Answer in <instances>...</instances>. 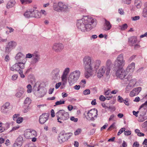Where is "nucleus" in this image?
<instances>
[{
  "label": "nucleus",
  "mask_w": 147,
  "mask_h": 147,
  "mask_svg": "<svg viewBox=\"0 0 147 147\" xmlns=\"http://www.w3.org/2000/svg\"><path fill=\"white\" fill-rule=\"evenodd\" d=\"M97 21L90 16H84L81 19L78 20L77 27L79 30L83 32H89L96 27Z\"/></svg>",
  "instance_id": "1"
},
{
  "label": "nucleus",
  "mask_w": 147,
  "mask_h": 147,
  "mask_svg": "<svg viewBox=\"0 0 147 147\" xmlns=\"http://www.w3.org/2000/svg\"><path fill=\"white\" fill-rule=\"evenodd\" d=\"M101 63L100 60L94 61L89 56L85 57L83 59V63L85 77L88 79L92 76L93 74V69H97Z\"/></svg>",
  "instance_id": "2"
},
{
  "label": "nucleus",
  "mask_w": 147,
  "mask_h": 147,
  "mask_svg": "<svg viewBox=\"0 0 147 147\" xmlns=\"http://www.w3.org/2000/svg\"><path fill=\"white\" fill-rule=\"evenodd\" d=\"M53 7L54 9L58 12H67L69 11V7L67 4L62 2H59L57 4L54 3Z\"/></svg>",
  "instance_id": "3"
},
{
  "label": "nucleus",
  "mask_w": 147,
  "mask_h": 147,
  "mask_svg": "<svg viewBox=\"0 0 147 147\" xmlns=\"http://www.w3.org/2000/svg\"><path fill=\"white\" fill-rule=\"evenodd\" d=\"M125 60L124 59L123 55L121 54L117 57L113 63L114 70L123 68L125 65Z\"/></svg>",
  "instance_id": "4"
},
{
  "label": "nucleus",
  "mask_w": 147,
  "mask_h": 147,
  "mask_svg": "<svg viewBox=\"0 0 147 147\" xmlns=\"http://www.w3.org/2000/svg\"><path fill=\"white\" fill-rule=\"evenodd\" d=\"M80 75V72L79 70H76L71 72L69 74L68 80L70 85L76 82L79 78Z\"/></svg>",
  "instance_id": "5"
},
{
  "label": "nucleus",
  "mask_w": 147,
  "mask_h": 147,
  "mask_svg": "<svg viewBox=\"0 0 147 147\" xmlns=\"http://www.w3.org/2000/svg\"><path fill=\"white\" fill-rule=\"evenodd\" d=\"M57 117L58 121L60 123H62V121H64L69 118V114L68 113L65 112L64 110H60L55 114Z\"/></svg>",
  "instance_id": "6"
},
{
  "label": "nucleus",
  "mask_w": 147,
  "mask_h": 147,
  "mask_svg": "<svg viewBox=\"0 0 147 147\" xmlns=\"http://www.w3.org/2000/svg\"><path fill=\"white\" fill-rule=\"evenodd\" d=\"M116 71L115 74L116 76L119 78L121 79H123L125 82H126V80H128L125 77L127 74V71H125L123 68L115 69Z\"/></svg>",
  "instance_id": "7"
},
{
  "label": "nucleus",
  "mask_w": 147,
  "mask_h": 147,
  "mask_svg": "<svg viewBox=\"0 0 147 147\" xmlns=\"http://www.w3.org/2000/svg\"><path fill=\"white\" fill-rule=\"evenodd\" d=\"M110 69L109 67L107 68L105 66L101 67L99 69L97 73V76L98 78L102 77L105 72L107 76L109 75L110 72Z\"/></svg>",
  "instance_id": "8"
},
{
  "label": "nucleus",
  "mask_w": 147,
  "mask_h": 147,
  "mask_svg": "<svg viewBox=\"0 0 147 147\" xmlns=\"http://www.w3.org/2000/svg\"><path fill=\"white\" fill-rule=\"evenodd\" d=\"M24 65L25 64H24V62H18L12 66L10 68V69L11 70L13 71H18V72L19 71L24 69Z\"/></svg>",
  "instance_id": "9"
},
{
  "label": "nucleus",
  "mask_w": 147,
  "mask_h": 147,
  "mask_svg": "<svg viewBox=\"0 0 147 147\" xmlns=\"http://www.w3.org/2000/svg\"><path fill=\"white\" fill-rule=\"evenodd\" d=\"M97 110L95 109L90 110L87 113V118L91 120H94V118H96L97 117Z\"/></svg>",
  "instance_id": "10"
},
{
  "label": "nucleus",
  "mask_w": 147,
  "mask_h": 147,
  "mask_svg": "<svg viewBox=\"0 0 147 147\" xmlns=\"http://www.w3.org/2000/svg\"><path fill=\"white\" fill-rule=\"evenodd\" d=\"M64 46L62 43L57 42L53 44L52 46V50L56 53L61 52L64 49Z\"/></svg>",
  "instance_id": "11"
},
{
  "label": "nucleus",
  "mask_w": 147,
  "mask_h": 147,
  "mask_svg": "<svg viewBox=\"0 0 147 147\" xmlns=\"http://www.w3.org/2000/svg\"><path fill=\"white\" fill-rule=\"evenodd\" d=\"M33 55L30 63L31 65H35L40 60V56L39 53L37 52H34Z\"/></svg>",
  "instance_id": "12"
},
{
  "label": "nucleus",
  "mask_w": 147,
  "mask_h": 147,
  "mask_svg": "<svg viewBox=\"0 0 147 147\" xmlns=\"http://www.w3.org/2000/svg\"><path fill=\"white\" fill-rule=\"evenodd\" d=\"M69 134L65 133L64 131L61 132L59 134L58 138L59 143H62L67 140L69 138Z\"/></svg>",
  "instance_id": "13"
},
{
  "label": "nucleus",
  "mask_w": 147,
  "mask_h": 147,
  "mask_svg": "<svg viewBox=\"0 0 147 147\" xmlns=\"http://www.w3.org/2000/svg\"><path fill=\"white\" fill-rule=\"evenodd\" d=\"M60 72V69L59 68H56L53 69L51 73L52 78L54 80H57L59 79Z\"/></svg>",
  "instance_id": "14"
},
{
  "label": "nucleus",
  "mask_w": 147,
  "mask_h": 147,
  "mask_svg": "<svg viewBox=\"0 0 147 147\" xmlns=\"http://www.w3.org/2000/svg\"><path fill=\"white\" fill-rule=\"evenodd\" d=\"M15 59L19 62H24V64L26 63L27 60L25 58L24 55L21 52H19L16 54Z\"/></svg>",
  "instance_id": "15"
},
{
  "label": "nucleus",
  "mask_w": 147,
  "mask_h": 147,
  "mask_svg": "<svg viewBox=\"0 0 147 147\" xmlns=\"http://www.w3.org/2000/svg\"><path fill=\"white\" fill-rule=\"evenodd\" d=\"M37 136V133L34 130H29L26 131L24 133V136L27 139H30L33 137Z\"/></svg>",
  "instance_id": "16"
},
{
  "label": "nucleus",
  "mask_w": 147,
  "mask_h": 147,
  "mask_svg": "<svg viewBox=\"0 0 147 147\" xmlns=\"http://www.w3.org/2000/svg\"><path fill=\"white\" fill-rule=\"evenodd\" d=\"M16 45V43L14 41L9 42L5 48L6 52L7 53H9L12 49L15 48Z\"/></svg>",
  "instance_id": "17"
},
{
  "label": "nucleus",
  "mask_w": 147,
  "mask_h": 147,
  "mask_svg": "<svg viewBox=\"0 0 147 147\" xmlns=\"http://www.w3.org/2000/svg\"><path fill=\"white\" fill-rule=\"evenodd\" d=\"M49 115L47 113L42 114L39 117V121L41 124H44L48 119Z\"/></svg>",
  "instance_id": "18"
},
{
  "label": "nucleus",
  "mask_w": 147,
  "mask_h": 147,
  "mask_svg": "<svg viewBox=\"0 0 147 147\" xmlns=\"http://www.w3.org/2000/svg\"><path fill=\"white\" fill-rule=\"evenodd\" d=\"M142 88L141 87L135 88L130 92L129 96L131 97L137 95L141 91Z\"/></svg>",
  "instance_id": "19"
},
{
  "label": "nucleus",
  "mask_w": 147,
  "mask_h": 147,
  "mask_svg": "<svg viewBox=\"0 0 147 147\" xmlns=\"http://www.w3.org/2000/svg\"><path fill=\"white\" fill-rule=\"evenodd\" d=\"M47 92V90L45 88L40 87L39 91L38 92V93H37V94L36 95L38 97H42L46 94Z\"/></svg>",
  "instance_id": "20"
},
{
  "label": "nucleus",
  "mask_w": 147,
  "mask_h": 147,
  "mask_svg": "<svg viewBox=\"0 0 147 147\" xmlns=\"http://www.w3.org/2000/svg\"><path fill=\"white\" fill-rule=\"evenodd\" d=\"M32 17L38 18H40L41 16V13L38 10L34 9H31Z\"/></svg>",
  "instance_id": "21"
},
{
  "label": "nucleus",
  "mask_w": 147,
  "mask_h": 147,
  "mask_svg": "<svg viewBox=\"0 0 147 147\" xmlns=\"http://www.w3.org/2000/svg\"><path fill=\"white\" fill-rule=\"evenodd\" d=\"M146 113L145 111H140V115L138 121L140 122H143L147 119V116H146Z\"/></svg>",
  "instance_id": "22"
},
{
  "label": "nucleus",
  "mask_w": 147,
  "mask_h": 147,
  "mask_svg": "<svg viewBox=\"0 0 147 147\" xmlns=\"http://www.w3.org/2000/svg\"><path fill=\"white\" fill-rule=\"evenodd\" d=\"M137 37L136 36H132L128 38V43L130 46H133L137 42Z\"/></svg>",
  "instance_id": "23"
},
{
  "label": "nucleus",
  "mask_w": 147,
  "mask_h": 147,
  "mask_svg": "<svg viewBox=\"0 0 147 147\" xmlns=\"http://www.w3.org/2000/svg\"><path fill=\"white\" fill-rule=\"evenodd\" d=\"M105 22L104 25L103 30L105 31L110 30L111 28V24L110 22L107 20L106 19H105Z\"/></svg>",
  "instance_id": "24"
},
{
  "label": "nucleus",
  "mask_w": 147,
  "mask_h": 147,
  "mask_svg": "<svg viewBox=\"0 0 147 147\" xmlns=\"http://www.w3.org/2000/svg\"><path fill=\"white\" fill-rule=\"evenodd\" d=\"M135 68V63L132 62L128 65L126 71H127V73L129 71L132 72L134 71Z\"/></svg>",
  "instance_id": "25"
},
{
  "label": "nucleus",
  "mask_w": 147,
  "mask_h": 147,
  "mask_svg": "<svg viewBox=\"0 0 147 147\" xmlns=\"http://www.w3.org/2000/svg\"><path fill=\"white\" fill-rule=\"evenodd\" d=\"M16 3L15 0H10L8 2L6 7L8 9H9L14 6Z\"/></svg>",
  "instance_id": "26"
},
{
  "label": "nucleus",
  "mask_w": 147,
  "mask_h": 147,
  "mask_svg": "<svg viewBox=\"0 0 147 147\" xmlns=\"http://www.w3.org/2000/svg\"><path fill=\"white\" fill-rule=\"evenodd\" d=\"M127 79H128V80H126V83H127V81H129L128 85L130 86L134 87L135 86L136 84V80L135 79H133L130 80V79L129 78H127Z\"/></svg>",
  "instance_id": "27"
},
{
  "label": "nucleus",
  "mask_w": 147,
  "mask_h": 147,
  "mask_svg": "<svg viewBox=\"0 0 147 147\" xmlns=\"http://www.w3.org/2000/svg\"><path fill=\"white\" fill-rule=\"evenodd\" d=\"M24 92V90L23 88H20L18 90L16 94V97L19 98L21 97Z\"/></svg>",
  "instance_id": "28"
},
{
  "label": "nucleus",
  "mask_w": 147,
  "mask_h": 147,
  "mask_svg": "<svg viewBox=\"0 0 147 147\" xmlns=\"http://www.w3.org/2000/svg\"><path fill=\"white\" fill-rule=\"evenodd\" d=\"M61 78L62 82V84L63 85H65L67 83V75L65 74H63Z\"/></svg>",
  "instance_id": "29"
},
{
  "label": "nucleus",
  "mask_w": 147,
  "mask_h": 147,
  "mask_svg": "<svg viewBox=\"0 0 147 147\" xmlns=\"http://www.w3.org/2000/svg\"><path fill=\"white\" fill-rule=\"evenodd\" d=\"M139 109H141L142 111H145L146 112L147 111V101L140 106Z\"/></svg>",
  "instance_id": "30"
},
{
  "label": "nucleus",
  "mask_w": 147,
  "mask_h": 147,
  "mask_svg": "<svg viewBox=\"0 0 147 147\" xmlns=\"http://www.w3.org/2000/svg\"><path fill=\"white\" fill-rule=\"evenodd\" d=\"M134 5L138 9L141 8L142 5V2L140 0H135L134 1Z\"/></svg>",
  "instance_id": "31"
},
{
  "label": "nucleus",
  "mask_w": 147,
  "mask_h": 147,
  "mask_svg": "<svg viewBox=\"0 0 147 147\" xmlns=\"http://www.w3.org/2000/svg\"><path fill=\"white\" fill-rule=\"evenodd\" d=\"M32 12H31V9L25 12L24 14L25 17L26 18H29L32 17Z\"/></svg>",
  "instance_id": "32"
},
{
  "label": "nucleus",
  "mask_w": 147,
  "mask_h": 147,
  "mask_svg": "<svg viewBox=\"0 0 147 147\" xmlns=\"http://www.w3.org/2000/svg\"><path fill=\"white\" fill-rule=\"evenodd\" d=\"M40 88V85H38L37 86L36 84L34 85L33 90L35 91V93L36 94H37V93H38V92L39 91Z\"/></svg>",
  "instance_id": "33"
},
{
  "label": "nucleus",
  "mask_w": 147,
  "mask_h": 147,
  "mask_svg": "<svg viewBox=\"0 0 147 147\" xmlns=\"http://www.w3.org/2000/svg\"><path fill=\"white\" fill-rule=\"evenodd\" d=\"M23 141V138L21 136H20L16 139L15 142L22 145Z\"/></svg>",
  "instance_id": "34"
},
{
  "label": "nucleus",
  "mask_w": 147,
  "mask_h": 147,
  "mask_svg": "<svg viewBox=\"0 0 147 147\" xmlns=\"http://www.w3.org/2000/svg\"><path fill=\"white\" fill-rule=\"evenodd\" d=\"M102 106L105 109H113V107H111L108 104H106L105 103H103L101 104Z\"/></svg>",
  "instance_id": "35"
},
{
  "label": "nucleus",
  "mask_w": 147,
  "mask_h": 147,
  "mask_svg": "<svg viewBox=\"0 0 147 147\" xmlns=\"http://www.w3.org/2000/svg\"><path fill=\"white\" fill-rule=\"evenodd\" d=\"M112 64V62L110 59H108L107 60L106 63V65L105 66L107 68L109 67L110 70H111V65Z\"/></svg>",
  "instance_id": "36"
},
{
  "label": "nucleus",
  "mask_w": 147,
  "mask_h": 147,
  "mask_svg": "<svg viewBox=\"0 0 147 147\" xmlns=\"http://www.w3.org/2000/svg\"><path fill=\"white\" fill-rule=\"evenodd\" d=\"M133 88L132 86L130 85H127L125 88V92L126 93H128L129 92V91L132 88Z\"/></svg>",
  "instance_id": "37"
},
{
  "label": "nucleus",
  "mask_w": 147,
  "mask_h": 147,
  "mask_svg": "<svg viewBox=\"0 0 147 147\" xmlns=\"http://www.w3.org/2000/svg\"><path fill=\"white\" fill-rule=\"evenodd\" d=\"M10 105V104L9 102H6L3 106V108L6 109H8L9 108V106Z\"/></svg>",
  "instance_id": "38"
},
{
  "label": "nucleus",
  "mask_w": 147,
  "mask_h": 147,
  "mask_svg": "<svg viewBox=\"0 0 147 147\" xmlns=\"http://www.w3.org/2000/svg\"><path fill=\"white\" fill-rule=\"evenodd\" d=\"M22 4H28L31 3L32 0H20Z\"/></svg>",
  "instance_id": "39"
},
{
  "label": "nucleus",
  "mask_w": 147,
  "mask_h": 147,
  "mask_svg": "<svg viewBox=\"0 0 147 147\" xmlns=\"http://www.w3.org/2000/svg\"><path fill=\"white\" fill-rule=\"evenodd\" d=\"M31 102V100L30 98L27 97L26 98L24 101V103L25 104H30Z\"/></svg>",
  "instance_id": "40"
},
{
  "label": "nucleus",
  "mask_w": 147,
  "mask_h": 147,
  "mask_svg": "<svg viewBox=\"0 0 147 147\" xmlns=\"http://www.w3.org/2000/svg\"><path fill=\"white\" fill-rule=\"evenodd\" d=\"M27 92L28 93H30L32 91V86L30 84H29L27 86Z\"/></svg>",
  "instance_id": "41"
},
{
  "label": "nucleus",
  "mask_w": 147,
  "mask_h": 147,
  "mask_svg": "<svg viewBox=\"0 0 147 147\" xmlns=\"http://www.w3.org/2000/svg\"><path fill=\"white\" fill-rule=\"evenodd\" d=\"M65 101L64 100H60L56 102H55V105H54V106H55L56 105H60L62 104H64L65 103Z\"/></svg>",
  "instance_id": "42"
},
{
  "label": "nucleus",
  "mask_w": 147,
  "mask_h": 147,
  "mask_svg": "<svg viewBox=\"0 0 147 147\" xmlns=\"http://www.w3.org/2000/svg\"><path fill=\"white\" fill-rule=\"evenodd\" d=\"M23 120V118L22 117H18L16 120L17 123H21Z\"/></svg>",
  "instance_id": "43"
},
{
  "label": "nucleus",
  "mask_w": 147,
  "mask_h": 147,
  "mask_svg": "<svg viewBox=\"0 0 147 147\" xmlns=\"http://www.w3.org/2000/svg\"><path fill=\"white\" fill-rule=\"evenodd\" d=\"M70 71V69L69 68L67 67L65 68L63 71V74L67 75L68 74Z\"/></svg>",
  "instance_id": "44"
},
{
  "label": "nucleus",
  "mask_w": 147,
  "mask_h": 147,
  "mask_svg": "<svg viewBox=\"0 0 147 147\" xmlns=\"http://www.w3.org/2000/svg\"><path fill=\"white\" fill-rule=\"evenodd\" d=\"M82 131V129H77L74 132V135H77L80 134Z\"/></svg>",
  "instance_id": "45"
},
{
  "label": "nucleus",
  "mask_w": 147,
  "mask_h": 147,
  "mask_svg": "<svg viewBox=\"0 0 147 147\" xmlns=\"http://www.w3.org/2000/svg\"><path fill=\"white\" fill-rule=\"evenodd\" d=\"M121 28V30H124L127 28L128 26L126 24H125L122 26H120Z\"/></svg>",
  "instance_id": "46"
},
{
  "label": "nucleus",
  "mask_w": 147,
  "mask_h": 147,
  "mask_svg": "<svg viewBox=\"0 0 147 147\" xmlns=\"http://www.w3.org/2000/svg\"><path fill=\"white\" fill-rule=\"evenodd\" d=\"M33 55V54H31L30 53H28L26 55V56L25 58H31L32 57Z\"/></svg>",
  "instance_id": "47"
},
{
  "label": "nucleus",
  "mask_w": 147,
  "mask_h": 147,
  "mask_svg": "<svg viewBox=\"0 0 147 147\" xmlns=\"http://www.w3.org/2000/svg\"><path fill=\"white\" fill-rule=\"evenodd\" d=\"M83 93L84 95H87L90 94V91L89 89H87L84 91Z\"/></svg>",
  "instance_id": "48"
},
{
  "label": "nucleus",
  "mask_w": 147,
  "mask_h": 147,
  "mask_svg": "<svg viewBox=\"0 0 147 147\" xmlns=\"http://www.w3.org/2000/svg\"><path fill=\"white\" fill-rule=\"evenodd\" d=\"M125 129L124 127L122 128L121 129H120L119 132L117 133V135L119 136L121 134L123 131H124Z\"/></svg>",
  "instance_id": "49"
},
{
  "label": "nucleus",
  "mask_w": 147,
  "mask_h": 147,
  "mask_svg": "<svg viewBox=\"0 0 147 147\" xmlns=\"http://www.w3.org/2000/svg\"><path fill=\"white\" fill-rule=\"evenodd\" d=\"M22 145L16 142L13 145V147H21Z\"/></svg>",
  "instance_id": "50"
},
{
  "label": "nucleus",
  "mask_w": 147,
  "mask_h": 147,
  "mask_svg": "<svg viewBox=\"0 0 147 147\" xmlns=\"http://www.w3.org/2000/svg\"><path fill=\"white\" fill-rule=\"evenodd\" d=\"M18 77V76L17 75H13L11 77V80L13 81H15L17 80Z\"/></svg>",
  "instance_id": "51"
},
{
  "label": "nucleus",
  "mask_w": 147,
  "mask_h": 147,
  "mask_svg": "<svg viewBox=\"0 0 147 147\" xmlns=\"http://www.w3.org/2000/svg\"><path fill=\"white\" fill-rule=\"evenodd\" d=\"M18 72L20 74V76L21 78H24L25 77L24 75L23 74V71L22 70L19 71Z\"/></svg>",
  "instance_id": "52"
},
{
  "label": "nucleus",
  "mask_w": 147,
  "mask_h": 147,
  "mask_svg": "<svg viewBox=\"0 0 147 147\" xmlns=\"http://www.w3.org/2000/svg\"><path fill=\"white\" fill-rule=\"evenodd\" d=\"M142 15L144 17H147V10H144Z\"/></svg>",
  "instance_id": "53"
},
{
  "label": "nucleus",
  "mask_w": 147,
  "mask_h": 147,
  "mask_svg": "<svg viewBox=\"0 0 147 147\" xmlns=\"http://www.w3.org/2000/svg\"><path fill=\"white\" fill-rule=\"evenodd\" d=\"M118 101L120 102H123L124 101V100L123 98L119 96H118Z\"/></svg>",
  "instance_id": "54"
},
{
  "label": "nucleus",
  "mask_w": 147,
  "mask_h": 147,
  "mask_svg": "<svg viewBox=\"0 0 147 147\" xmlns=\"http://www.w3.org/2000/svg\"><path fill=\"white\" fill-rule=\"evenodd\" d=\"M129 100L128 98H126L124 101V103L126 105H129Z\"/></svg>",
  "instance_id": "55"
},
{
  "label": "nucleus",
  "mask_w": 147,
  "mask_h": 147,
  "mask_svg": "<svg viewBox=\"0 0 147 147\" xmlns=\"http://www.w3.org/2000/svg\"><path fill=\"white\" fill-rule=\"evenodd\" d=\"M140 18V16H135L133 17L132 18V20L136 21L139 20Z\"/></svg>",
  "instance_id": "56"
},
{
  "label": "nucleus",
  "mask_w": 147,
  "mask_h": 147,
  "mask_svg": "<svg viewBox=\"0 0 147 147\" xmlns=\"http://www.w3.org/2000/svg\"><path fill=\"white\" fill-rule=\"evenodd\" d=\"M70 120L75 122H77L78 121V119L77 118H75L74 117H71L70 118Z\"/></svg>",
  "instance_id": "57"
},
{
  "label": "nucleus",
  "mask_w": 147,
  "mask_h": 147,
  "mask_svg": "<svg viewBox=\"0 0 147 147\" xmlns=\"http://www.w3.org/2000/svg\"><path fill=\"white\" fill-rule=\"evenodd\" d=\"M124 134L125 136H129L131 134V131H124Z\"/></svg>",
  "instance_id": "58"
},
{
  "label": "nucleus",
  "mask_w": 147,
  "mask_h": 147,
  "mask_svg": "<svg viewBox=\"0 0 147 147\" xmlns=\"http://www.w3.org/2000/svg\"><path fill=\"white\" fill-rule=\"evenodd\" d=\"M100 100L102 101H103L105 100L106 98L103 95H100L99 97Z\"/></svg>",
  "instance_id": "59"
},
{
  "label": "nucleus",
  "mask_w": 147,
  "mask_h": 147,
  "mask_svg": "<svg viewBox=\"0 0 147 147\" xmlns=\"http://www.w3.org/2000/svg\"><path fill=\"white\" fill-rule=\"evenodd\" d=\"M115 127V123H113L108 129V130H111L112 129L114 128Z\"/></svg>",
  "instance_id": "60"
},
{
  "label": "nucleus",
  "mask_w": 147,
  "mask_h": 147,
  "mask_svg": "<svg viewBox=\"0 0 147 147\" xmlns=\"http://www.w3.org/2000/svg\"><path fill=\"white\" fill-rule=\"evenodd\" d=\"M19 127H20L18 126H15L14 127H13L12 129L11 130V131H13L16 130H17L19 128Z\"/></svg>",
  "instance_id": "61"
},
{
  "label": "nucleus",
  "mask_w": 147,
  "mask_h": 147,
  "mask_svg": "<svg viewBox=\"0 0 147 147\" xmlns=\"http://www.w3.org/2000/svg\"><path fill=\"white\" fill-rule=\"evenodd\" d=\"M136 57L135 55H133L131 57L128 59V61L129 62H130L131 61H132Z\"/></svg>",
  "instance_id": "62"
},
{
  "label": "nucleus",
  "mask_w": 147,
  "mask_h": 147,
  "mask_svg": "<svg viewBox=\"0 0 147 147\" xmlns=\"http://www.w3.org/2000/svg\"><path fill=\"white\" fill-rule=\"evenodd\" d=\"M6 28L9 30V33H11L14 31V29L11 27H9L8 26L6 27Z\"/></svg>",
  "instance_id": "63"
},
{
  "label": "nucleus",
  "mask_w": 147,
  "mask_h": 147,
  "mask_svg": "<svg viewBox=\"0 0 147 147\" xmlns=\"http://www.w3.org/2000/svg\"><path fill=\"white\" fill-rule=\"evenodd\" d=\"M139 145V144H138L137 142H136L133 144V147H138Z\"/></svg>",
  "instance_id": "64"
}]
</instances>
